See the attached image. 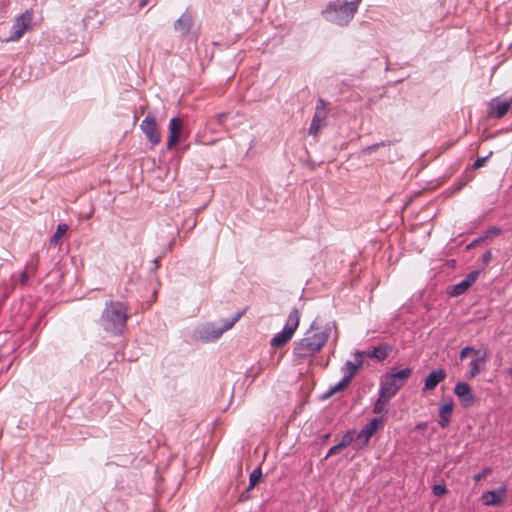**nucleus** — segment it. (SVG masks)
Listing matches in <instances>:
<instances>
[{"instance_id": "1", "label": "nucleus", "mask_w": 512, "mask_h": 512, "mask_svg": "<svg viewBox=\"0 0 512 512\" xmlns=\"http://www.w3.org/2000/svg\"><path fill=\"white\" fill-rule=\"evenodd\" d=\"M332 326L327 325L323 330L315 328L313 325L305 333L304 337L295 342L293 354L298 363L311 360L327 343Z\"/></svg>"}, {"instance_id": "2", "label": "nucleus", "mask_w": 512, "mask_h": 512, "mask_svg": "<svg viewBox=\"0 0 512 512\" xmlns=\"http://www.w3.org/2000/svg\"><path fill=\"white\" fill-rule=\"evenodd\" d=\"M128 307L121 301H109L101 314L103 329L114 335H121L128 320Z\"/></svg>"}, {"instance_id": "3", "label": "nucleus", "mask_w": 512, "mask_h": 512, "mask_svg": "<svg viewBox=\"0 0 512 512\" xmlns=\"http://www.w3.org/2000/svg\"><path fill=\"white\" fill-rule=\"evenodd\" d=\"M361 0H353L350 2H342L336 0L331 2L324 13L327 19L337 25H347L354 17L358 10Z\"/></svg>"}, {"instance_id": "4", "label": "nucleus", "mask_w": 512, "mask_h": 512, "mask_svg": "<svg viewBox=\"0 0 512 512\" xmlns=\"http://www.w3.org/2000/svg\"><path fill=\"white\" fill-rule=\"evenodd\" d=\"M411 374L412 370L410 368L386 374L381 381L380 391L391 398L394 397L399 389L405 385Z\"/></svg>"}, {"instance_id": "5", "label": "nucleus", "mask_w": 512, "mask_h": 512, "mask_svg": "<svg viewBox=\"0 0 512 512\" xmlns=\"http://www.w3.org/2000/svg\"><path fill=\"white\" fill-rule=\"evenodd\" d=\"M300 313L298 309L294 308L288 315L286 324L282 331L275 334L270 341L272 347H282L287 344L293 337L295 331L299 326Z\"/></svg>"}, {"instance_id": "6", "label": "nucleus", "mask_w": 512, "mask_h": 512, "mask_svg": "<svg viewBox=\"0 0 512 512\" xmlns=\"http://www.w3.org/2000/svg\"><path fill=\"white\" fill-rule=\"evenodd\" d=\"M330 113V104L322 98L317 100L315 113L312 118L309 134L317 136L319 131L326 125V120Z\"/></svg>"}, {"instance_id": "7", "label": "nucleus", "mask_w": 512, "mask_h": 512, "mask_svg": "<svg viewBox=\"0 0 512 512\" xmlns=\"http://www.w3.org/2000/svg\"><path fill=\"white\" fill-rule=\"evenodd\" d=\"M33 13L26 10L19 17L12 26V33L6 39L7 42H15L22 38V36L32 28Z\"/></svg>"}, {"instance_id": "8", "label": "nucleus", "mask_w": 512, "mask_h": 512, "mask_svg": "<svg viewBox=\"0 0 512 512\" xmlns=\"http://www.w3.org/2000/svg\"><path fill=\"white\" fill-rule=\"evenodd\" d=\"M140 127L142 132L146 135L153 146H156L160 143V132L156 119L152 115H147L141 122Z\"/></svg>"}, {"instance_id": "9", "label": "nucleus", "mask_w": 512, "mask_h": 512, "mask_svg": "<svg viewBox=\"0 0 512 512\" xmlns=\"http://www.w3.org/2000/svg\"><path fill=\"white\" fill-rule=\"evenodd\" d=\"M455 395L461 401V404L465 408H469L474 405L475 398L473 396L471 387L465 382H458L454 388Z\"/></svg>"}, {"instance_id": "10", "label": "nucleus", "mask_w": 512, "mask_h": 512, "mask_svg": "<svg viewBox=\"0 0 512 512\" xmlns=\"http://www.w3.org/2000/svg\"><path fill=\"white\" fill-rule=\"evenodd\" d=\"M364 356L365 352L357 350L354 354L355 361H347L345 363L344 367L342 368L345 379L351 382L357 371L361 368Z\"/></svg>"}, {"instance_id": "11", "label": "nucleus", "mask_w": 512, "mask_h": 512, "mask_svg": "<svg viewBox=\"0 0 512 512\" xmlns=\"http://www.w3.org/2000/svg\"><path fill=\"white\" fill-rule=\"evenodd\" d=\"M506 492V486H501L498 490L487 491L481 496L482 503L485 506L501 505L506 496Z\"/></svg>"}, {"instance_id": "12", "label": "nucleus", "mask_w": 512, "mask_h": 512, "mask_svg": "<svg viewBox=\"0 0 512 512\" xmlns=\"http://www.w3.org/2000/svg\"><path fill=\"white\" fill-rule=\"evenodd\" d=\"M512 99L510 101H502L494 98L489 103L488 115L495 118H502L510 109Z\"/></svg>"}, {"instance_id": "13", "label": "nucleus", "mask_w": 512, "mask_h": 512, "mask_svg": "<svg viewBox=\"0 0 512 512\" xmlns=\"http://www.w3.org/2000/svg\"><path fill=\"white\" fill-rule=\"evenodd\" d=\"M446 378V372L444 369L439 368L431 371L425 379L424 382V390L431 391L434 390L439 383L444 381Z\"/></svg>"}, {"instance_id": "14", "label": "nucleus", "mask_w": 512, "mask_h": 512, "mask_svg": "<svg viewBox=\"0 0 512 512\" xmlns=\"http://www.w3.org/2000/svg\"><path fill=\"white\" fill-rule=\"evenodd\" d=\"M479 272L472 271L470 272L461 282L454 285L450 294L452 296H458L463 294L478 278Z\"/></svg>"}, {"instance_id": "15", "label": "nucleus", "mask_w": 512, "mask_h": 512, "mask_svg": "<svg viewBox=\"0 0 512 512\" xmlns=\"http://www.w3.org/2000/svg\"><path fill=\"white\" fill-rule=\"evenodd\" d=\"M453 408H454V405H453L452 401L444 403L439 407L440 420L438 423L442 428H445L449 425L450 418L453 413Z\"/></svg>"}, {"instance_id": "16", "label": "nucleus", "mask_w": 512, "mask_h": 512, "mask_svg": "<svg viewBox=\"0 0 512 512\" xmlns=\"http://www.w3.org/2000/svg\"><path fill=\"white\" fill-rule=\"evenodd\" d=\"M193 24L192 15L188 12H185L174 24V28L176 31L181 34H187Z\"/></svg>"}, {"instance_id": "17", "label": "nucleus", "mask_w": 512, "mask_h": 512, "mask_svg": "<svg viewBox=\"0 0 512 512\" xmlns=\"http://www.w3.org/2000/svg\"><path fill=\"white\" fill-rule=\"evenodd\" d=\"M384 421L382 418H374L370 422H368L361 430L362 436H365V439H371V437L376 433V431L383 425Z\"/></svg>"}, {"instance_id": "18", "label": "nucleus", "mask_w": 512, "mask_h": 512, "mask_svg": "<svg viewBox=\"0 0 512 512\" xmlns=\"http://www.w3.org/2000/svg\"><path fill=\"white\" fill-rule=\"evenodd\" d=\"M392 351V346L388 344L379 345L377 347H374V349L368 353H365V355L369 358H375L379 361L385 360L389 353Z\"/></svg>"}, {"instance_id": "19", "label": "nucleus", "mask_w": 512, "mask_h": 512, "mask_svg": "<svg viewBox=\"0 0 512 512\" xmlns=\"http://www.w3.org/2000/svg\"><path fill=\"white\" fill-rule=\"evenodd\" d=\"M39 263V256L37 254L33 255L31 261L27 264L25 270L22 272L20 276V282L22 285H25L31 275L36 271Z\"/></svg>"}, {"instance_id": "20", "label": "nucleus", "mask_w": 512, "mask_h": 512, "mask_svg": "<svg viewBox=\"0 0 512 512\" xmlns=\"http://www.w3.org/2000/svg\"><path fill=\"white\" fill-rule=\"evenodd\" d=\"M243 314H244V311L238 312V313L235 314V316L233 318L226 319L224 321V323H223L222 328L213 331L212 337L214 339L219 338L225 331H227L230 328H232L233 325L242 317Z\"/></svg>"}, {"instance_id": "21", "label": "nucleus", "mask_w": 512, "mask_h": 512, "mask_svg": "<svg viewBox=\"0 0 512 512\" xmlns=\"http://www.w3.org/2000/svg\"><path fill=\"white\" fill-rule=\"evenodd\" d=\"M476 357L477 358L473 359L470 362V371L467 375V377L470 379L476 377L482 371L485 360H486L485 356H483V357L476 356Z\"/></svg>"}, {"instance_id": "22", "label": "nucleus", "mask_w": 512, "mask_h": 512, "mask_svg": "<svg viewBox=\"0 0 512 512\" xmlns=\"http://www.w3.org/2000/svg\"><path fill=\"white\" fill-rule=\"evenodd\" d=\"M390 399L391 397L380 391L379 397L373 406V412L376 414L383 412Z\"/></svg>"}, {"instance_id": "23", "label": "nucleus", "mask_w": 512, "mask_h": 512, "mask_svg": "<svg viewBox=\"0 0 512 512\" xmlns=\"http://www.w3.org/2000/svg\"><path fill=\"white\" fill-rule=\"evenodd\" d=\"M349 384H350V381H348L347 379H345L343 377L340 382H338L337 384H335L329 388V390L324 394V398L331 397L332 395L343 391Z\"/></svg>"}, {"instance_id": "24", "label": "nucleus", "mask_w": 512, "mask_h": 512, "mask_svg": "<svg viewBox=\"0 0 512 512\" xmlns=\"http://www.w3.org/2000/svg\"><path fill=\"white\" fill-rule=\"evenodd\" d=\"M68 230V225L65 223L58 224L56 232L50 239V243L52 245H57L59 243V240L64 236V234Z\"/></svg>"}, {"instance_id": "25", "label": "nucleus", "mask_w": 512, "mask_h": 512, "mask_svg": "<svg viewBox=\"0 0 512 512\" xmlns=\"http://www.w3.org/2000/svg\"><path fill=\"white\" fill-rule=\"evenodd\" d=\"M354 436H355L354 437L355 438V441H354V449L355 450H361L368 446L370 440L365 439V436H362V433L360 431L356 432L354 430Z\"/></svg>"}, {"instance_id": "26", "label": "nucleus", "mask_w": 512, "mask_h": 512, "mask_svg": "<svg viewBox=\"0 0 512 512\" xmlns=\"http://www.w3.org/2000/svg\"><path fill=\"white\" fill-rule=\"evenodd\" d=\"M183 127V121L179 117L172 118L169 123V132L170 134H178L180 133Z\"/></svg>"}, {"instance_id": "27", "label": "nucleus", "mask_w": 512, "mask_h": 512, "mask_svg": "<svg viewBox=\"0 0 512 512\" xmlns=\"http://www.w3.org/2000/svg\"><path fill=\"white\" fill-rule=\"evenodd\" d=\"M262 477V471L261 468H256L252 471L249 477V487L248 491L253 489L260 481Z\"/></svg>"}, {"instance_id": "28", "label": "nucleus", "mask_w": 512, "mask_h": 512, "mask_svg": "<svg viewBox=\"0 0 512 512\" xmlns=\"http://www.w3.org/2000/svg\"><path fill=\"white\" fill-rule=\"evenodd\" d=\"M354 437H355L354 436V430H350L346 434H344L342 439H341V441L339 442L341 448L344 449V448H346L349 445H353L354 446V441H355Z\"/></svg>"}, {"instance_id": "29", "label": "nucleus", "mask_w": 512, "mask_h": 512, "mask_svg": "<svg viewBox=\"0 0 512 512\" xmlns=\"http://www.w3.org/2000/svg\"><path fill=\"white\" fill-rule=\"evenodd\" d=\"M469 354L478 356L479 350H476L475 348H473L471 346H466V347L462 348V350L460 351L459 357L461 360H464Z\"/></svg>"}, {"instance_id": "30", "label": "nucleus", "mask_w": 512, "mask_h": 512, "mask_svg": "<svg viewBox=\"0 0 512 512\" xmlns=\"http://www.w3.org/2000/svg\"><path fill=\"white\" fill-rule=\"evenodd\" d=\"M491 474H492V469L489 468V467H486L481 472H479L478 474L474 475L473 479H474L475 482H479L482 479L487 478Z\"/></svg>"}, {"instance_id": "31", "label": "nucleus", "mask_w": 512, "mask_h": 512, "mask_svg": "<svg viewBox=\"0 0 512 512\" xmlns=\"http://www.w3.org/2000/svg\"><path fill=\"white\" fill-rule=\"evenodd\" d=\"M388 145H390V142L382 141L380 143H375V144H372V145L366 147L363 151L365 153H372V152L376 151L379 147H384V146H388Z\"/></svg>"}, {"instance_id": "32", "label": "nucleus", "mask_w": 512, "mask_h": 512, "mask_svg": "<svg viewBox=\"0 0 512 512\" xmlns=\"http://www.w3.org/2000/svg\"><path fill=\"white\" fill-rule=\"evenodd\" d=\"M501 233V229L498 228V227H495V226H492L490 228H488L485 233H484V236L486 239L488 238H491V237H494V236H497Z\"/></svg>"}, {"instance_id": "33", "label": "nucleus", "mask_w": 512, "mask_h": 512, "mask_svg": "<svg viewBox=\"0 0 512 512\" xmlns=\"http://www.w3.org/2000/svg\"><path fill=\"white\" fill-rule=\"evenodd\" d=\"M432 491H433V494L435 496H439L440 497V496H443V495L446 494L447 489H446V487L444 485L438 484V485H434L433 486Z\"/></svg>"}, {"instance_id": "34", "label": "nucleus", "mask_w": 512, "mask_h": 512, "mask_svg": "<svg viewBox=\"0 0 512 512\" xmlns=\"http://www.w3.org/2000/svg\"><path fill=\"white\" fill-rule=\"evenodd\" d=\"M179 142V135L178 134H170L168 141H167V148L171 149L174 146H176Z\"/></svg>"}, {"instance_id": "35", "label": "nucleus", "mask_w": 512, "mask_h": 512, "mask_svg": "<svg viewBox=\"0 0 512 512\" xmlns=\"http://www.w3.org/2000/svg\"><path fill=\"white\" fill-rule=\"evenodd\" d=\"M491 154H492V152H490L489 155L486 157H478L473 163V168L479 169V168L483 167L485 162L487 161V159L491 156Z\"/></svg>"}, {"instance_id": "36", "label": "nucleus", "mask_w": 512, "mask_h": 512, "mask_svg": "<svg viewBox=\"0 0 512 512\" xmlns=\"http://www.w3.org/2000/svg\"><path fill=\"white\" fill-rule=\"evenodd\" d=\"M341 450H343V449L341 448V446H340V444H339V443H338V444H336V445H334V446H332V447L329 449V451H328V453H327V455H326L325 459H327L328 457H330V456H332V455H335V454L339 453Z\"/></svg>"}, {"instance_id": "37", "label": "nucleus", "mask_w": 512, "mask_h": 512, "mask_svg": "<svg viewBox=\"0 0 512 512\" xmlns=\"http://www.w3.org/2000/svg\"><path fill=\"white\" fill-rule=\"evenodd\" d=\"M486 240L484 234L478 238H476L475 240H473L469 245H468V248H471V247H475L479 244H481L482 242H484Z\"/></svg>"}, {"instance_id": "38", "label": "nucleus", "mask_w": 512, "mask_h": 512, "mask_svg": "<svg viewBox=\"0 0 512 512\" xmlns=\"http://www.w3.org/2000/svg\"><path fill=\"white\" fill-rule=\"evenodd\" d=\"M491 258H492V254L490 251H486L483 256H482V263L484 265H487L490 261H491Z\"/></svg>"}, {"instance_id": "39", "label": "nucleus", "mask_w": 512, "mask_h": 512, "mask_svg": "<svg viewBox=\"0 0 512 512\" xmlns=\"http://www.w3.org/2000/svg\"><path fill=\"white\" fill-rule=\"evenodd\" d=\"M226 118H227V114L226 113H220V114L216 115V119H217L219 124H222L225 121Z\"/></svg>"}, {"instance_id": "40", "label": "nucleus", "mask_w": 512, "mask_h": 512, "mask_svg": "<svg viewBox=\"0 0 512 512\" xmlns=\"http://www.w3.org/2000/svg\"><path fill=\"white\" fill-rule=\"evenodd\" d=\"M148 2H149V0H140L139 5H140V7H144Z\"/></svg>"}, {"instance_id": "41", "label": "nucleus", "mask_w": 512, "mask_h": 512, "mask_svg": "<svg viewBox=\"0 0 512 512\" xmlns=\"http://www.w3.org/2000/svg\"><path fill=\"white\" fill-rule=\"evenodd\" d=\"M154 264H155L154 269H157V268L159 267V259H158V258H156V259L154 260Z\"/></svg>"}]
</instances>
